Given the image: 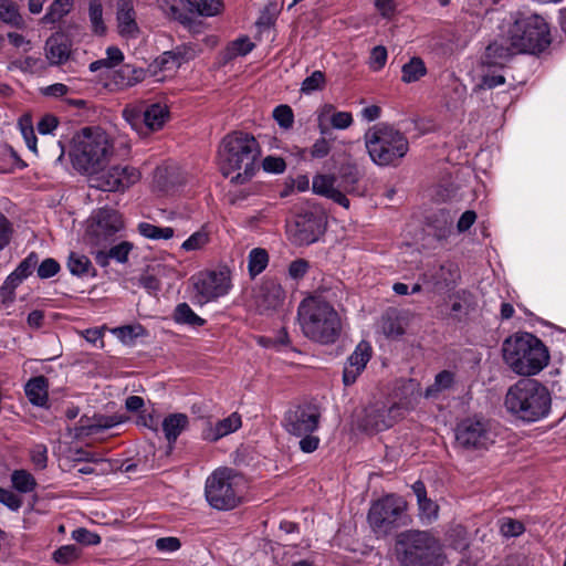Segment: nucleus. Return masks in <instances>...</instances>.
<instances>
[{
  "instance_id": "20e7f679",
  "label": "nucleus",
  "mask_w": 566,
  "mask_h": 566,
  "mask_svg": "<svg viewBox=\"0 0 566 566\" xmlns=\"http://www.w3.org/2000/svg\"><path fill=\"white\" fill-rule=\"evenodd\" d=\"M114 155L109 136L99 128L85 127L72 139L70 157L75 170L81 174H96L105 168Z\"/></svg>"
},
{
  "instance_id": "423d86ee",
  "label": "nucleus",
  "mask_w": 566,
  "mask_h": 566,
  "mask_svg": "<svg viewBox=\"0 0 566 566\" xmlns=\"http://www.w3.org/2000/svg\"><path fill=\"white\" fill-rule=\"evenodd\" d=\"M364 139L371 161L382 167L397 166L409 150L407 137L385 123L370 127Z\"/></svg>"
},
{
  "instance_id": "f704fd0d",
  "label": "nucleus",
  "mask_w": 566,
  "mask_h": 566,
  "mask_svg": "<svg viewBox=\"0 0 566 566\" xmlns=\"http://www.w3.org/2000/svg\"><path fill=\"white\" fill-rule=\"evenodd\" d=\"M360 179V174L358 169L353 165L342 166L339 170V184L337 188H339L343 193H354L357 192V184Z\"/></svg>"
},
{
  "instance_id": "37998d69",
  "label": "nucleus",
  "mask_w": 566,
  "mask_h": 566,
  "mask_svg": "<svg viewBox=\"0 0 566 566\" xmlns=\"http://www.w3.org/2000/svg\"><path fill=\"white\" fill-rule=\"evenodd\" d=\"M88 18L92 31L97 35L106 32V25L103 20V6L99 0H91L88 4Z\"/></svg>"
},
{
  "instance_id": "864d4df0",
  "label": "nucleus",
  "mask_w": 566,
  "mask_h": 566,
  "mask_svg": "<svg viewBox=\"0 0 566 566\" xmlns=\"http://www.w3.org/2000/svg\"><path fill=\"white\" fill-rule=\"evenodd\" d=\"M39 254L31 252L25 259H23L15 268L14 272L21 275L24 280L29 277L33 271L38 268Z\"/></svg>"
},
{
  "instance_id": "412c9836",
  "label": "nucleus",
  "mask_w": 566,
  "mask_h": 566,
  "mask_svg": "<svg viewBox=\"0 0 566 566\" xmlns=\"http://www.w3.org/2000/svg\"><path fill=\"white\" fill-rule=\"evenodd\" d=\"M518 52H515L507 39L490 43L482 56V64L489 67H504L509 60Z\"/></svg>"
},
{
  "instance_id": "473e14b6",
  "label": "nucleus",
  "mask_w": 566,
  "mask_h": 566,
  "mask_svg": "<svg viewBox=\"0 0 566 566\" xmlns=\"http://www.w3.org/2000/svg\"><path fill=\"white\" fill-rule=\"evenodd\" d=\"M381 329L387 337H399L405 333L401 317L396 310H388L381 316Z\"/></svg>"
},
{
  "instance_id": "f03ea898",
  "label": "nucleus",
  "mask_w": 566,
  "mask_h": 566,
  "mask_svg": "<svg viewBox=\"0 0 566 566\" xmlns=\"http://www.w3.org/2000/svg\"><path fill=\"white\" fill-rule=\"evenodd\" d=\"M502 354L509 368L521 376L537 375L549 361V354L544 343L526 332L509 336L503 342Z\"/></svg>"
},
{
  "instance_id": "9d476101",
  "label": "nucleus",
  "mask_w": 566,
  "mask_h": 566,
  "mask_svg": "<svg viewBox=\"0 0 566 566\" xmlns=\"http://www.w3.org/2000/svg\"><path fill=\"white\" fill-rule=\"evenodd\" d=\"M407 502L396 494H388L374 502L368 511L367 520L371 530L385 536L402 524Z\"/></svg>"
},
{
  "instance_id": "a19ab883",
  "label": "nucleus",
  "mask_w": 566,
  "mask_h": 566,
  "mask_svg": "<svg viewBox=\"0 0 566 566\" xmlns=\"http://www.w3.org/2000/svg\"><path fill=\"white\" fill-rule=\"evenodd\" d=\"M138 232L150 240H169L174 237V229L170 227H158L149 222H140Z\"/></svg>"
},
{
  "instance_id": "5701e85b",
  "label": "nucleus",
  "mask_w": 566,
  "mask_h": 566,
  "mask_svg": "<svg viewBox=\"0 0 566 566\" xmlns=\"http://www.w3.org/2000/svg\"><path fill=\"white\" fill-rule=\"evenodd\" d=\"M169 117V111L166 105L155 103L144 108L142 136L159 130L164 127Z\"/></svg>"
},
{
  "instance_id": "a18cd8bd",
  "label": "nucleus",
  "mask_w": 566,
  "mask_h": 566,
  "mask_svg": "<svg viewBox=\"0 0 566 566\" xmlns=\"http://www.w3.org/2000/svg\"><path fill=\"white\" fill-rule=\"evenodd\" d=\"M24 281L17 272L10 273L0 287V296L3 303H12L14 301L15 289Z\"/></svg>"
},
{
  "instance_id": "4468645a",
  "label": "nucleus",
  "mask_w": 566,
  "mask_h": 566,
  "mask_svg": "<svg viewBox=\"0 0 566 566\" xmlns=\"http://www.w3.org/2000/svg\"><path fill=\"white\" fill-rule=\"evenodd\" d=\"M325 230L323 213L303 210L295 216L294 222L287 226V233L293 243L308 245L318 240Z\"/></svg>"
},
{
  "instance_id": "c85d7f7f",
  "label": "nucleus",
  "mask_w": 566,
  "mask_h": 566,
  "mask_svg": "<svg viewBox=\"0 0 566 566\" xmlns=\"http://www.w3.org/2000/svg\"><path fill=\"white\" fill-rule=\"evenodd\" d=\"M0 21L15 29H23L25 25L19 6L13 0H0Z\"/></svg>"
},
{
  "instance_id": "ddd939ff",
  "label": "nucleus",
  "mask_w": 566,
  "mask_h": 566,
  "mask_svg": "<svg viewBox=\"0 0 566 566\" xmlns=\"http://www.w3.org/2000/svg\"><path fill=\"white\" fill-rule=\"evenodd\" d=\"M90 177V186L93 188L102 191H124L139 180L140 174L134 167L116 165L106 170L102 168Z\"/></svg>"
},
{
  "instance_id": "603ef678",
  "label": "nucleus",
  "mask_w": 566,
  "mask_h": 566,
  "mask_svg": "<svg viewBox=\"0 0 566 566\" xmlns=\"http://www.w3.org/2000/svg\"><path fill=\"white\" fill-rule=\"evenodd\" d=\"M61 270L60 263L53 258L44 259L38 263L36 274L40 279L45 280L56 275Z\"/></svg>"
},
{
  "instance_id": "bf43d9fd",
  "label": "nucleus",
  "mask_w": 566,
  "mask_h": 566,
  "mask_svg": "<svg viewBox=\"0 0 566 566\" xmlns=\"http://www.w3.org/2000/svg\"><path fill=\"white\" fill-rule=\"evenodd\" d=\"M310 269V263L304 259H297L289 265V276L292 280L298 281L305 276Z\"/></svg>"
},
{
  "instance_id": "f8f14e48",
  "label": "nucleus",
  "mask_w": 566,
  "mask_h": 566,
  "mask_svg": "<svg viewBox=\"0 0 566 566\" xmlns=\"http://www.w3.org/2000/svg\"><path fill=\"white\" fill-rule=\"evenodd\" d=\"M195 295L192 302L205 305L226 295L230 290V276L228 271L201 272L193 279Z\"/></svg>"
},
{
  "instance_id": "393cba45",
  "label": "nucleus",
  "mask_w": 566,
  "mask_h": 566,
  "mask_svg": "<svg viewBox=\"0 0 566 566\" xmlns=\"http://www.w3.org/2000/svg\"><path fill=\"white\" fill-rule=\"evenodd\" d=\"M184 178L177 166H165L156 168L154 172V186L163 192H169L181 185Z\"/></svg>"
},
{
  "instance_id": "a878e982",
  "label": "nucleus",
  "mask_w": 566,
  "mask_h": 566,
  "mask_svg": "<svg viewBox=\"0 0 566 566\" xmlns=\"http://www.w3.org/2000/svg\"><path fill=\"white\" fill-rule=\"evenodd\" d=\"M241 416L237 412L219 420L214 426H209L202 431V438L207 441H217L228 436L241 427Z\"/></svg>"
},
{
  "instance_id": "39448f33",
  "label": "nucleus",
  "mask_w": 566,
  "mask_h": 566,
  "mask_svg": "<svg viewBox=\"0 0 566 566\" xmlns=\"http://www.w3.org/2000/svg\"><path fill=\"white\" fill-rule=\"evenodd\" d=\"M551 392L536 379L524 378L512 385L504 399L507 411L518 419L534 422L551 411Z\"/></svg>"
},
{
  "instance_id": "4c0bfd02",
  "label": "nucleus",
  "mask_w": 566,
  "mask_h": 566,
  "mask_svg": "<svg viewBox=\"0 0 566 566\" xmlns=\"http://www.w3.org/2000/svg\"><path fill=\"white\" fill-rule=\"evenodd\" d=\"M269 263V254L262 248H254L248 256V269L251 277H255L265 270Z\"/></svg>"
},
{
  "instance_id": "09e8293b",
  "label": "nucleus",
  "mask_w": 566,
  "mask_h": 566,
  "mask_svg": "<svg viewBox=\"0 0 566 566\" xmlns=\"http://www.w3.org/2000/svg\"><path fill=\"white\" fill-rule=\"evenodd\" d=\"M81 555V549L76 545H64L57 548L53 558L59 564H69L77 559Z\"/></svg>"
},
{
  "instance_id": "2eb2a0df",
  "label": "nucleus",
  "mask_w": 566,
  "mask_h": 566,
  "mask_svg": "<svg viewBox=\"0 0 566 566\" xmlns=\"http://www.w3.org/2000/svg\"><path fill=\"white\" fill-rule=\"evenodd\" d=\"M321 413L316 406L306 403L290 408L283 419L285 430L295 437L313 433L319 424Z\"/></svg>"
},
{
  "instance_id": "13d9d810",
  "label": "nucleus",
  "mask_w": 566,
  "mask_h": 566,
  "mask_svg": "<svg viewBox=\"0 0 566 566\" xmlns=\"http://www.w3.org/2000/svg\"><path fill=\"white\" fill-rule=\"evenodd\" d=\"M158 66L160 70L169 71L174 67H178L181 64V55L177 54L171 51L164 52L157 60H156Z\"/></svg>"
},
{
  "instance_id": "4be33fe9",
  "label": "nucleus",
  "mask_w": 566,
  "mask_h": 566,
  "mask_svg": "<svg viewBox=\"0 0 566 566\" xmlns=\"http://www.w3.org/2000/svg\"><path fill=\"white\" fill-rule=\"evenodd\" d=\"M336 177L332 175H317L313 178L312 189L316 195L332 199L334 202L348 209L349 200L343 191L335 186Z\"/></svg>"
},
{
  "instance_id": "dca6fc26",
  "label": "nucleus",
  "mask_w": 566,
  "mask_h": 566,
  "mask_svg": "<svg viewBox=\"0 0 566 566\" xmlns=\"http://www.w3.org/2000/svg\"><path fill=\"white\" fill-rule=\"evenodd\" d=\"M399 410L398 406H370L365 409L360 426L367 432L384 431L394 426Z\"/></svg>"
},
{
  "instance_id": "4d7b16f0",
  "label": "nucleus",
  "mask_w": 566,
  "mask_h": 566,
  "mask_svg": "<svg viewBox=\"0 0 566 566\" xmlns=\"http://www.w3.org/2000/svg\"><path fill=\"white\" fill-rule=\"evenodd\" d=\"M420 517L427 522H432L438 517L439 506L431 499L426 497L418 502Z\"/></svg>"
},
{
  "instance_id": "0e129e2a",
  "label": "nucleus",
  "mask_w": 566,
  "mask_h": 566,
  "mask_svg": "<svg viewBox=\"0 0 566 566\" xmlns=\"http://www.w3.org/2000/svg\"><path fill=\"white\" fill-rule=\"evenodd\" d=\"M0 503L4 504L12 511H17L21 507L22 501L12 491L0 488Z\"/></svg>"
},
{
  "instance_id": "5fc2aeb1",
  "label": "nucleus",
  "mask_w": 566,
  "mask_h": 566,
  "mask_svg": "<svg viewBox=\"0 0 566 566\" xmlns=\"http://www.w3.org/2000/svg\"><path fill=\"white\" fill-rule=\"evenodd\" d=\"M273 117L285 129L292 127L294 122L293 111L289 105L276 106L273 111Z\"/></svg>"
},
{
  "instance_id": "1a4fd4ad",
  "label": "nucleus",
  "mask_w": 566,
  "mask_h": 566,
  "mask_svg": "<svg viewBox=\"0 0 566 566\" xmlns=\"http://www.w3.org/2000/svg\"><path fill=\"white\" fill-rule=\"evenodd\" d=\"M242 478L230 468L217 469L206 481V499L217 510L234 509L240 502Z\"/></svg>"
},
{
  "instance_id": "b1692460",
  "label": "nucleus",
  "mask_w": 566,
  "mask_h": 566,
  "mask_svg": "<svg viewBox=\"0 0 566 566\" xmlns=\"http://www.w3.org/2000/svg\"><path fill=\"white\" fill-rule=\"evenodd\" d=\"M284 300V291L275 281H265L256 295L258 307L261 312L275 310Z\"/></svg>"
},
{
  "instance_id": "7ed1b4c3",
  "label": "nucleus",
  "mask_w": 566,
  "mask_h": 566,
  "mask_svg": "<svg viewBox=\"0 0 566 566\" xmlns=\"http://www.w3.org/2000/svg\"><path fill=\"white\" fill-rule=\"evenodd\" d=\"M259 155V144L253 136L243 133L227 135L219 150L221 172L227 177L237 171L231 181L243 184L254 176Z\"/></svg>"
},
{
  "instance_id": "c9c22d12",
  "label": "nucleus",
  "mask_w": 566,
  "mask_h": 566,
  "mask_svg": "<svg viewBox=\"0 0 566 566\" xmlns=\"http://www.w3.org/2000/svg\"><path fill=\"white\" fill-rule=\"evenodd\" d=\"M174 321L177 324L189 325L191 327H199L206 323V319L197 315L187 303H180L176 306Z\"/></svg>"
},
{
  "instance_id": "79ce46f5",
  "label": "nucleus",
  "mask_w": 566,
  "mask_h": 566,
  "mask_svg": "<svg viewBox=\"0 0 566 566\" xmlns=\"http://www.w3.org/2000/svg\"><path fill=\"white\" fill-rule=\"evenodd\" d=\"M13 488L21 493H30L35 490L36 481L34 476L25 470H15L11 474Z\"/></svg>"
},
{
  "instance_id": "72a5a7b5",
  "label": "nucleus",
  "mask_w": 566,
  "mask_h": 566,
  "mask_svg": "<svg viewBox=\"0 0 566 566\" xmlns=\"http://www.w3.org/2000/svg\"><path fill=\"white\" fill-rule=\"evenodd\" d=\"M67 269L71 274L76 276H86L92 275L95 276V270L91 260L84 255L76 252H71L67 259Z\"/></svg>"
},
{
  "instance_id": "f257e3e1",
  "label": "nucleus",
  "mask_w": 566,
  "mask_h": 566,
  "mask_svg": "<svg viewBox=\"0 0 566 566\" xmlns=\"http://www.w3.org/2000/svg\"><path fill=\"white\" fill-rule=\"evenodd\" d=\"M297 318L303 335L318 344H333L340 335L342 322L338 313L333 305L318 296H310L300 303Z\"/></svg>"
},
{
  "instance_id": "bb28decb",
  "label": "nucleus",
  "mask_w": 566,
  "mask_h": 566,
  "mask_svg": "<svg viewBox=\"0 0 566 566\" xmlns=\"http://www.w3.org/2000/svg\"><path fill=\"white\" fill-rule=\"evenodd\" d=\"M189 419L185 413H170L163 420L161 428L170 449L178 437L187 429Z\"/></svg>"
},
{
  "instance_id": "0eeeda50",
  "label": "nucleus",
  "mask_w": 566,
  "mask_h": 566,
  "mask_svg": "<svg viewBox=\"0 0 566 566\" xmlns=\"http://www.w3.org/2000/svg\"><path fill=\"white\" fill-rule=\"evenodd\" d=\"M396 555L402 566H438L441 547L439 542L423 531H407L398 535Z\"/></svg>"
},
{
  "instance_id": "774afa93",
  "label": "nucleus",
  "mask_w": 566,
  "mask_h": 566,
  "mask_svg": "<svg viewBox=\"0 0 566 566\" xmlns=\"http://www.w3.org/2000/svg\"><path fill=\"white\" fill-rule=\"evenodd\" d=\"M46 448L43 444L35 446L31 451V460L33 464L39 469L46 468L48 455Z\"/></svg>"
},
{
  "instance_id": "e2e57ef3",
  "label": "nucleus",
  "mask_w": 566,
  "mask_h": 566,
  "mask_svg": "<svg viewBox=\"0 0 566 566\" xmlns=\"http://www.w3.org/2000/svg\"><path fill=\"white\" fill-rule=\"evenodd\" d=\"M262 167L266 172L282 174L286 168V164L281 157L268 156L263 159Z\"/></svg>"
},
{
  "instance_id": "cd10ccee",
  "label": "nucleus",
  "mask_w": 566,
  "mask_h": 566,
  "mask_svg": "<svg viewBox=\"0 0 566 566\" xmlns=\"http://www.w3.org/2000/svg\"><path fill=\"white\" fill-rule=\"evenodd\" d=\"M48 379L44 376H38L25 384L24 391L32 405L43 407L48 402Z\"/></svg>"
},
{
  "instance_id": "e433bc0d",
  "label": "nucleus",
  "mask_w": 566,
  "mask_h": 566,
  "mask_svg": "<svg viewBox=\"0 0 566 566\" xmlns=\"http://www.w3.org/2000/svg\"><path fill=\"white\" fill-rule=\"evenodd\" d=\"M74 0H54L42 18V22L51 24L60 21L73 8Z\"/></svg>"
},
{
  "instance_id": "8fccbe9b",
  "label": "nucleus",
  "mask_w": 566,
  "mask_h": 566,
  "mask_svg": "<svg viewBox=\"0 0 566 566\" xmlns=\"http://www.w3.org/2000/svg\"><path fill=\"white\" fill-rule=\"evenodd\" d=\"M71 536L75 542L85 546L97 545L101 543V536L97 533L91 532L84 527L75 528Z\"/></svg>"
},
{
  "instance_id": "c03bdc74",
  "label": "nucleus",
  "mask_w": 566,
  "mask_h": 566,
  "mask_svg": "<svg viewBox=\"0 0 566 566\" xmlns=\"http://www.w3.org/2000/svg\"><path fill=\"white\" fill-rule=\"evenodd\" d=\"M46 57L52 64H62L69 57V48L65 43H59L50 39L46 42Z\"/></svg>"
},
{
  "instance_id": "69168bd1",
  "label": "nucleus",
  "mask_w": 566,
  "mask_h": 566,
  "mask_svg": "<svg viewBox=\"0 0 566 566\" xmlns=\"http://www.w3.org/2000/svg\"><path fill=\"white\" fill-rule=\"evenodd\" d=\"M353 123V116L348 112H337L331 117V124L334 128L345 129Z\"/></svg>"
},
{
  "instance_id": "f3484780",
  "label": "nucleus",
  "mask_w": 566,
  "mask_h": 566,
  "mask_svg": "<svg viewBox=\"0 0 566 566\" xmlns=\"http://www.w3.org/2000/svg\"><path fill=\"white\" fill-rule=\"evenodd\" d=\"M460 277L459 268L453 262H444L437 268L424 272L420 280L431 283L437 291L452 289Z\"/></svg>"
},
{
  "instance_id": "58836bf2",
  "label": "nucleus",
  "mask_w": 566,
  "mask_h": 566,
  "mask_svg": "<svg viewBox=\"0 0 566 566\" xmlns=\"http://www.w3.org/2000/svg\"><path fill=\"white\" fill-rule=\"evenodd\" d=\"M454 382V374L449 370H442L434 377V382L426 389L427 398H434L440 392L450 389Z\"/></svg>"
},
{
  "instance_id": "7c9ffc66",
  "label": "nucleus",
  "mask_w": 566,
  "mask_h": 566,
  "mask_svg": "<svg viewBox=\"0 0 566 566\" xmlns=\"http://www.w3.org/2000/svg\"><path fill=\"white\" fill-rule=\"evenodd\" d=\"M401 73V81L403 83H415L426 76L427 66L421 57L413 56L402 65Z\"/></svg>"
},
{
  "instance_id": "49530a36",
  "label": "nucleus",
  "mask_w": 566,
  "mask_h": 566,
  "mask_svg": "<svg viewBox=\"0 0 566 566\" xmlns=\"http://www.w3.org/2000/svg\"><path fill=\"white\" fill-rule=\"evenodd\" d=\"M143 115H144V108L143 107H130V106H127L123 111L124 119L140 136H142V128L144 127L143 126Z\"/></svg>"
},
{
  "instance_id": "338daca9",
  "label": "nucleus",
  "mask_w": 566,
  "mask_h": 566,
  "mask_svg": "<svg viewBox=\"0 0 566 566\" xmlns=\"http://www.w3.org/2000/svg\"><path fill=\"white\" fill-rule=\"evenodd\" d=\"M331 143L326 138L317 139L311 148V156L313 158H324L329 154Z\"/></svg>"
},
{
  "instance_id": "2f4dec72",
  "label": "nucleus",
  "mask_w": 566,
  "mask_h": 566,
  "mask_svg": "<svg viewBox=\"0 0 566 566\" xmlns=\"http://www.w3.org/2000/svg\"><path fill=\"white\" fill-rule=\"evenodd\" d=\"M450 312L447 314L454 321L464 319L471 310L470 294L465 291H460L451 297Z\"/></svg>"
},
{
  "instance_id": "052dcab7",
  "label": "nucleus",
  "mask_w": 566,
  "mask_h": 566,
  "mask_svg": "<svg viewBox=\"0 0 566 566\" xmlns=\"http://www.w3.org/2000/svg\"><path fill=\"white\" fill-rule=\"evenodd\" d=\"M525 531V527L522 522L507 518L504 521L501 525V532L506 537H515L523 534Z\"/></svg>"
},
{
  "instance_id": "aec40b11",
  "label": "nucleus",
  "mask_w": 566,
  "mask_h": 566,
  "mask_svg": "<svg viewBox=\"0 0 566 566\" xmlns=\"http://www.w3.org/2000/svg\"><path fill=\"white\" fill-rule=\"evenodd\" d=\"M117 28L122 36L136 39L139 34V28L136 22V12L133 0H117Z\"/></svg>"
},
{
  "instance_id": "a211bd4d",
  "label": "nucleus",
  "mask_w": 566,
  "mask_h": 566,
  "mask_svg": "<svg viewBox=\"0 0 566 566\" xmlns=\"http://www.w3.org/2000/svg\"><path fill=\"white\" fill-rule=\"evenodd\" d=\"M370 357V345L367 342H360L347 358V363L344 367L343 381L346 386H350L356 381L357 377L365 369Z\"/></svg>"
},
{
  "instance_id": "9b49d317",
  "label": "nucleus",
  "mask_w": 566,
  "mask_h": 566,
  "mask_svg": "<svg viewBox=\"0 0 566 566\" xmlns=\"http://www.w3.org/2000/svg\"><path fill=\"white\" fill-rule=\"evenodd\" d=\"M496 433L490 420L483 417H469L455 428V441L465 450H486L495 442Z\"/></svg>"
},
{
  "instance_id": "c756f323",
  "label": "nucleus",
  "mask_w": 566,
  "mask_h": 566,
  "mask_svg": "<svg viewBox=\"0 0 566 566\" xmlns=\"http://www.w3.org/2000/svg\"><path fill=\"white\" fill-rule=\"evenodd\" d=\"M454 214L447 209H439L431 218L434 235L439 240L447 239L453 229Z\"/></svg>"
},
{
  "instance_id": "6ab92c4d",
  "label": "nucleus",
  "mask_w": 566,
  "mask_h": 566,
  "mask_svg": "<svg viewBox=\"0 0 566 566\" xmlns=\"http://www.w3.org/2000/svg\"><path fill=\"white\" fill-rule=\"evenodd\" d=\"M123 228L122 216L109 208L98 209L93 217L92 232L96 237H108Z\"/></svg>"
},
{
  "instance_id": "6e6d98bb",
  "label": "nucleus",
  "mask_w": 566,
  "mask_h": 566,
  "mask_svg": "<svg viewBox=\"0 0 566 566\" xmlns=\"http://www.w3.org/2000/svg\"><path fill=\"white\" fill-rule=\"evenodd\" d=\"M325 83L324 73L321 71H314L310 76H307L303 83L301 91L305 94H310L314 91L321 90Z\"/></svg>"
},
{
  "instance_id": "680f3d73",
  "label": "nucleus",
  "mask_w": 566,
  "mask_h": 566,
  "mask_svg": "<svg viewBox=\"0 0 566 566\" xmlns=\"http://www.w3.org/2000/svg\"><path fill=\"white\" fill-rule=\"evenodd\" d=\"M13 229L9 219L0 212V251H2L11 241Z\"/></svg>"
},
{
  "instance_id": "3c124183",
  "label": "nucleus",
  "mask_w": 566,
  "mask_h": 566,
  "mask_svg": "<svg viewBox=\"0 0 566 566\" xmlns=\"http://www.w3.org/2000/svg\"><path fill=\"white\" fill-rule=\"evenodd\" d=\"M133 243L128 241H122L120 243L111 247L107 250V255L115 260L118 263H125L128 260V255L133 250Z\"/></svg>"
},
{
  "instance_id": "6e6552de",
  "label": "nucleus",
  "mask_w": 566,
  "mask_h": 566,
  "mask_svg": "<svg viewBox=\"0 0 566 566\" xmlns=\"http://www.w3.org/2000/svg\"><path fill=\"white\" fill-rule=\"evenodd\" d=\"M507 41L518 54H539L551 44L547 22L537 14L521 17L509 29Z\"/></svg>"
},
{
  "instance_id": "de8ad7c7",
  "label": "nucleus",
  "mask_w": 566,
  "mask_h": 566,
  "mask_svg": "<svg viewBox=\"0 0 566 566\" xmlns=\"http://www.w3.org/2000/svg\"><path fill=\"white\" fill-rule=\"evenodd\" d=\"M209 242V234L203 229L192 233L184 243L181 244V249L189 251L201 250Z\"/></svg>"
},
{
  "instance_id": "ea45409f",
  "label": "nucleus",
  "mask_w": 566,
  "mask_h": 566,
  "mask_svg": "<svg viewBox=\"0 0 566 566\" xmlns=\"http://www.w3.org/2000/svg\"><path fill=\"white\" fill-rule=\"evenodd\" d=\"M187 2L189 4L190 12H196L202 17L217 15L223 9V3L221 0H199L198 2L187 0Z\"/></svg>"
}]
</instances>
